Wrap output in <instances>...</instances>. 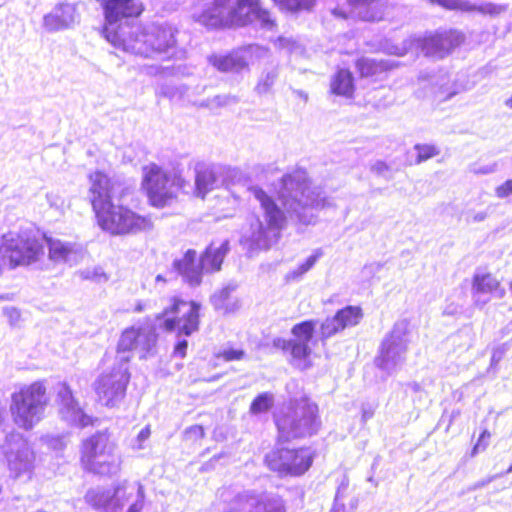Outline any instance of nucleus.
I'll use <instances>...</instances> for the list:
<instances>
[{"mask_svg":"<svg viewBox=\"0 0 512 512\" xmlns=\"http://www.w3.org/2000/svg\"><path fill=\"white\" fill-rule=\"evenodd\" d=\"M431 2H436L441 6L452 9V10H461V11H475L477 9V5L473 4L467 0H430Z\"/></svg>","mask_w":512,"mask_h":512,"instance_id":"39","label":"nucleus"},{"mask_svg":"<svg viewBox=\"0 0 512 512\" xmlns=\"http://www.w3.org/2000/svg\"><path fill=\"white\" fill-rule=\"evenodd\" d=\"M417 151V163L426 161L439 154V150L436 146L430 144H417L415 145Z\"/></svg>","mask_w":512,"mask_h":512,"instance_id":"40","label":"nucleus"},{"mask_svg":"<svg viewBox=\"0 0 512 512\" xmlns=\"http://www.w3.org/2000/svg\"><path fill=\"white\" fill-rule=\"evenodd\" d=\"M331 91L335 95L352 97L354 92V78L347 69H339L331 80Z\"/></svg>","mask_w":512,"mask_h":512,"instance_id":"29","label":"nucleus"},{"mask_svg":"<svg viewBox=\"0 0 512 512\" xmlns=\"http://www.w3.org/2000/svg\"><path fill=\"white\" fill-rule=\"evenodd\" d=\"M144 498H145L144 487L140 483H138L137 484V499L132 505H130L127 512H141V510L143 509V505H144Z\"/></svg>","mask_w":512,"mask_h":512,"instance_id":"45","label":"nucleus"},{"mask_svg":"<svg viewBox=\"0 0 512 512\" xmlns=\"http://www.w3.org/2000/svg\"><path fill=\"white\" fill-rule=\"evenodd\" d=\"M507 474L512 473V464L509 466V468L506 471Z\"/></svg>","mask_w":512,"mask_h":512,"instance_id":"61","label":"nucleus"},{"mask_svg":"<svg viewBox=\"0 0 512 512\" xmlns=\"http://www.w3.org/2000/svg\"><path fill=\"white\" fill-rule=\"evenodd\" d=\"M297 94H298L300 97L304 98V100H305V101L308 99L307 94H305L303 91H298V92H297Z\"/></svg>","mask_w":512,"mask_h":512,"instance_id":"57","label":"nucleus"},{"mask_svg":"<svg viewBox=\"0 0 512 512\" xmlns=\"http://www.w3.org/2000/svg\"><path fill=\"white\" fill-rule=\"evenodd\" d=\"M266 54L265 48L252 44L237 48L228 54L210 55L208 62L220 72L239 73Z\"/></svg>","mask_w":512,"mask_h":512,"instance_id":"18","label":"nucleus"},{"mask_svg":"<svg viewBox=\"0 0 512 512\" xmlns=\"http://www.w3.org/2000/svg\"><path fill=\"white\" fill-rule=\"evenodd\" d=\"M236 289V286L233 284H228L223 287L220 291L214 293L211 296V303L217 310H225L227 311L226 301L228 300L230 294Z\"/></svg>","mask_w":512,"mask_h":512,"instance_id":"38","label":"nucleus"},{"mask_svg":"<svg viewBox=\"0 0 512 512\" xmlns=\"http://www.w3.org/2000/svg\"><path fill=\"white\" fill-rule=\"evenodd\" d=\"M320 424L317 405L301 401L290 414L277 420L279 438L289 441L310 437L318 432Z\"/></svg>","mask_w":512,"mask_h":512,"instance_id":"11","label":"nucleus"},{"mask_svg":"<svg viewBox=\"0 0 512 512\" xmlns=\"http://www.w3.org/2000/svg\"><path fill=\"white\" fill-rule=\"evenodd\" d=\"M170 302V305L162 313L163 325L167 331L177 329V341L173 355L184 358L188 348L186 337L199 329L200 305L194 301L188 302L176 297L172 298Z\"/></svg>","mask_w":512,"mask_h":512,"instance_id":"8","label":"nucleus"},{"mask_svg":"<svg viewBox=\"0 0 512 512\" xmlns=\"http://www.w3.org/2000/svg\"><path fill=\"white\" fill-rule=\"evenodd\" d=\"M383 267V264L380 262H374L370 263L368 265H365L362 274L364 277H372L376 273H378Z\"/></svg>","mask_w":512,"mask_h":512,"instance_id":"50","label":"nucleus"},{"mask_svg":"<svg viewBox=\"0 0 512 512\" xmlns=\"http://www.w3.org/2000/svg\"><path fill=\"white\" fill-rule=\"evenodd\" d=\"M496 197L503 199L512 195V179L506 180L495 188Z\"/></svg>","mask_w":512,"mask_h":512,"instance_id":"47","label":"nucleus"},{"mask_svg":"<svg viewBox=\"0 0 512 512\" xmlns=\"http://www.w3.org/2000/svg\"><path fill=\"white\" fill-rule=\"evenodd\" d=\"M505 290L490 273L476 272L472 281V298L477 307L485 306L492 297L502 298Z\"/></svg>","mask_w":512,"mask_h":512,"instance_id":"25","label":"nucleus"},{"mask_svg":"<svg viewBox=\"0 0 512 512\" xmlns=\"http://www.w3.org/2000/svg\"><path fill=\"white\" fill-rule=\"evenodd\" d=\"M497 168H498L497 164L492 163V164H488V165H484V166L475 168L473 171L476 174H490V173L496 172Z\"/></svg>","mask_w":512,"mask_h":512,"instance_id":"52","label":"nucleus"},{"mask_svg":"<svg viewBox=\"0 0 512 512\" xmlns=\"http://www.w3.org/2000/svg\"><path fill=\"white\" fill-rule=\"evenodd\" d=\"M362 18L365 20V21H377V20H380L381 19V15H377L375 13H370V12H366Z\"/></svg>","mask_w":512,"mask_h":512,"instance_id":"54","label":"nucleus"},{"mask_svg":"<svg viewBox=\"0 0 512 512\" xmlns=\"http://www.w3.org/2000/svg\"><path fill=\"white\" fill-rule=\"evenodd\" d=\"M409 323L407 320L397 321L391 332L381 344L376 365L388 375L394 373L405 361L408 347Z\"/></svg>","mask_w":512,"mask_h":512,"instance_id":"13","label":"nucleus"},{"mask_svg":"<svg viewBox=\"0 0 512 512\" xmlns=\"http://www.w3.org/2000/svg\"><path fill=\"white\" fill-rule=\"evenodd\" d=\"M316 325L317 321L315 320H306L295 324L291 329L293 339L275 338L273 346L288 353L293 365L306 368L307 359L312 351L311 344L316 342L314 340Z\"/></svg>","mask_w":512,"mask_h":512,"instance_id":"14","label":"nucleus"},{"mask_svg":"<svg viewBox=\"0 0 512 512\" xmlns=\"http://www.w3.org/2000/svg\"><path fill=\"white\" fill-rule=\"evenodd\" d=\"M81 463L94 474L114 475L119 471L121 458L107 430L98 431L82 442Z\"/></svg>","mask_w":512,"mask_h":512,"instance_id":"7","label":"nucleus"},{"mask_svg":"<svg viewBox=\"0 0 512 512\" xmlns=\"http://www.w3.org/2000/svg\"><path fill=\"white\" fill-rule=\"evenodd\" d=\"M48 204L51 208L63 211L65 208V199L57 192H50L46 195Z\"/></svg>","mask_w":512,"mask_h":512,"instance_id":"43","label":"nucleus"},{"mask_svg":"<svg viewBox=\"0 0 512 512\" xmlns=\"http://www.w3.org/2000/svg\"><path fill=\"white\" fill-rule=\"evenodd\" d=\"M463 310V304L456 303L454 301H450L449 299L446 302V305L443 309V314L448 316H454L461 313Z\"/></svg>","mask_w":512,"mask_h":512,"instance_id":"48","label":"nucleus"},{"mask_svg":"<svg viewBox=\"0 0 512 512\" xmlns=\"http://www.w3.org/2000/svg\"><path fill=\"white\" fill-rule=\"evenodd\" d=\"M100 3L105 17L103 35L115 48H119L129 28L137 24L129 19L142 13V5L135 0H100Z\"/></svg>","mask_w":512,"mask_h":512,"instance_id":"10","label":"nucleus"},{"mask_svg":"<svg viewBox=\"0 0 512 512\" xmlns=\"http://www.w3.org/2000/svg\"><path fill=\"white\" fill-rule=\"evenodd\" d=\"M352 5H370L373 0H349Z\"/></svg>","mask_w":512,"mask_h":512,"instance_id":"56","label":"nucleus"},{"mask_svg":"<svg viewBox=\"0 0 512 512\" xmlns=\"http://www.w3.org/2000/svg\"><path fill=\"white\" fill-rule=\"evenodd\" d=\"M90 183V202L102 230L112 235H129L152 229L150 216L140 215L120 204L128 191L121 182L96 171L90 175Z\"/></svg>","mask_w":512,"mask_h":512,"instance_id":"1","label":"nucleus"},{"mask_svg":"<svg viewBox=\"0 0 512 512\" xmlns=\"http://www.w3.org/2000/svg\"><path fill=\"white\" fill-rule=\"evenodd\" d=\"M186 435L190 438L198 439L204 437V429L200 425H194L186 429Z\"/></svg>","mask_w":512,"mask_h":512,"instance_id":"51","label":"nucleus"},{"mask_svg":"<svg viewBox=\"0 0 512 512\" xmlns=\"http://www.w3.org/2000/svg\"><path fill=\"white\" fill-rule=\"evenodd\" d=\"M229 249L228 240L222 241L218 246L212 243L206 248L198 263L196 262V251L189 249L181 259L174 260L173 268L188 285L198 286L202 281L203 271L217 272L221 269Z\"/></svg>","mask_w":512,"mask_h":512,"instance_id":"9","label":"nucleus"},{"mask_svg":"<svg viewBox=\"0 0 512 512\" xmlns=\"http://www.w3.org/2000/svg\"><path fill=\"white\" fill-rule=\"evenodd\" d=\"M282 10L300 11L309 10L315 4V0H273Z\"/></svg>","mask_w":512,"mask_h":512,"instance_id":"35","label":"nucleus"},{"mask_svg":"<svg viewBox=\"0 0 512 512\" xmlns=\"http://www.w3.org/2000/svg\"><path fill=\"white\" fill-rule=\"evenodd\" d=\"M273 403L274 397L271 393H261L252 401L250 411L253 414L266 412L273 406Z\"/></svg>","mask_w":512,"mask_h":512,"instance_id":"36","label":"nucleus"},{"mask_svg":"<svg viewBox=\"0 0 512 512\" xmlns=\"http://www.w3.org/2000/svg\"><path fill=\"white\" fill-rule=\"evenodd\" d=\"M151 435L150 425H146L137 434L136 438L131 441V448L135 451L142 450L146 447V442Z\"/></svg>","mask_w":512,"mask_h":512,"instance_id":"41","label":"nucleus"},{"mask_svg":"<svg viewBox=\"0 0 512 512\" xmlns=\"http://www.w3.org/2000/svg\"><path fill=\"white\" fill-rule=\"evenodd\" d=\"M464 41V35L457 30L437 31L425 38L423 51L428 56L443 58Z\"/></svg>","mask_w":512,"mask_h":512,"instance_id":"24","label":"nucleus"},{"mask_svg":"<svg viewBox=\"0 0 512 512\" xmlns=\"http://www.w3.org/2000/svg\"><path fill=\"white\" fill-rule=\"evenodd\" d=\"M490 437V433L487 431V430H484L480 437H479V440L477 442V444L475 445L474 449L477 450L478 448H480L482 446L483 449H485L486 447V443L482 444L484 442L485 439H488Z\"/></svg>","mask_w":512,"mask_h":512,"instance_id":"53","label":"nucleus"},{"mask_svg":"<svg viewBox=\"0 0 512 512\" xmlns=\"http://www.w3.org/2000/svg\"><path fill=\"white\" fill-rule=\"evenodd\" d=\"M45 247L48 248V256L51 261L56 263H67L71 266L79 263L85 255V252L80 245L47 236Z\"/></svg>","mask_w":512,"mask_h":512,"instance_id":"26","label":"nucleus"},{"mask_svg":"<svg viewBox=\"0 0 512 512\" xmlns=\"http://www.w3.org/2000/svg\"><path fill=\"white\" fill-rule=\"evenodd\" d=\"M356 68L362 77L373 76L386 70V66L383 62L365 57L357 60Z\"/></svg>","mask_w":512,"mask_h":512,"instance_id":"33","label":"nucleus"},{"mask_svg":"<svg viewBox=\"0 0 512 512\" xmlns=\"http://www.w3.org/2000/svg\"><path fill=\"white\" fill-rule=\"evenodd\" d=\"M245 356V352L242 349L225 348L219 352L218 357L224 361L241 360Z\"/></svg>","mask_w":512,"mask_h":512,"instance_id":"42","label":"nucleus"},{"mask_svg":"<svg viewBox=\"0 0 512 512\" xmlns=\"http://www.w3.org/2000/svg\"><path fill=\"white\" fill-rule=\"evenodd\" d=\"M81 276L84 279H91V280H96V281H101L102 279L104 281L107 280V277L105 276L104 272L99 267L93 268L92 270H90V269L84 270L81 272Z\"/></svg>","mask_w":512,"mask_h":512,"instance_id":"46","label":"nucleus"},{"mask_svg":"<svg viewBox=\"0 0 512 512\" xmlns=\"http://www.w3.org/2000/svg\"><path fill=\"white\" fill-rule=\"evenodd\" d=\"M46 235L38 230L22 229L8 232L0 238V253L11 268L27 266L40 261L45 255Z\"/></svg>","mask_w":512,"mask_h":512,"instance_id":"6","label":"nucleus"},{"mask_svg":"<svg viewBox=\"0 0 512 512\" xmlns=\"http://www.w3.org/2000/svg\"><path fill=\"white\" fill-rule=\"evenodd\" d=\"M177 32L169 23L133 24L118 49L144 58L169 60L178 53Z\"/></svg>","mask_w":512,"mask_h":512,"instance_id":"2","label":"nucleus"},{"mask_svg":"<svg viewBox=\"0 0 512 512\" xmlns=\"http://www.w3.org/2000/svg\"><path fill=\"white\" fill-rule=\"evenodd\" d=\"M484 484H485V483H484V482H482V483L477 484L475 487H476V488H477V487H481V486H484Z\"/></svg>","mask_w":512,"mask_h":512,"instance_id":"62","label":"nucleus"},{"mask_svg":"<svg viewBox=\"0 0 512 512\" xmlns=\"http://www.w3.org/2000/svg\"><path fill=\"white\" fill-rule=\"evenodd\" d=\"M414 389L418 390V384H414Z\"/></svg>","mask_w":512,"mask_h":512,"instance_id":"64","label":"nucleus"},{"mask_svg":"<svg viewBox=\"0 0 512 512\" xmlns=\"http://www.w3.org/2000/svg\"><path fill=\"white\" fill-rule=\"evenodd\" d=\"M118 493L119 489L114 493L103 488L90 489L85 495V501L95 509H106Z\"/></svg>","mask_w":512,"mask_h":512,"instance_id":"30","label":"nucleus"},{"mask_svg":"<svg viewBox=\"0 0 512 512\" xmlns=\"http://www.w3.org/2000/svg\"><path fill=\"white\" fill-rule=\"evenodd\" d=\"M250 193L260 203L263 221L253 218L243 229L240 243L249 251L267 250L275 244L286 224L285 213L262 188L251 187Z\"/></svg>","mask_w":512,"mask_h":512,"instance_id":"3","label":"nucleus"},{"mask_svg":"<svg viewBox=\"0 0 512 512\" xmlns=\"http://www.w3.org/2000/svg\"><path fill=\"white\" fill-rule=\"evenodd\" d=\"M216 177L209 168H202L196 171L195 185L198 197L204 198L206 193L214 188Z\"/></svg>","mask_w":512,"mask_h":512,"instance_id":"31","label":"nucleus"},{"mask_svg":"<svg viewBox=\"0 0 512 512\" xmlns=\"http://www.w3.org/2000/svg\"><path fill=\"white\" fill-rule=\"evenodd\" d=\"M371 172L386 179H390L392 174L390 167L383 161H376L371 165Z\"/></svg>","mask_w":512,"mask_h":512,"instance_id":"44","label":"nucleus"},{"mask_svg":"<svg viewBox=\"0 0 512 512\" xmlns=\"http://www.w3.org/2000/svg\"><path fill=\"white\" fill-rule=\"evenodd\" d=\"M137 311H142V307L141 305H138L137 308H136Z\"/></svg>","mask_w":512,"mask_h":512,"instance_id":"63","label":"nucleus"},{"mask_svg":"<svg viewBox=\"0 0 512 512\" xmlns=\"http://www.w3.org/2000/svg\"><path fill=\"white\" fill-rule=\"evenodd\" d=\"M156 341V333L148 326L126 329L122 333L117 347L116 361L118 365L128 366L132 351L138 352L140 358H145L155 346Z\"/></svg>","mask_w":512,"mask_h":512,"instance_id":"16","label":"nucleus"},{"mask_svg":"<svg viewBox=\"0 0 512 512\" xmlns=\"http://www.w3.org/2000/svg\"><path fill=\"white\" fill-rule=\"evenodd\" d=\"M363 311L359 306H346L338 310L333 317L326 318L320 326V338L325 341L346 328L360 323Z\"/></svg>","mask_w":512,"mask_h":512,"instance_id":"22","label":"nucleus"},{"mask_svg":"<svg viewBox=\"0 0 512 512\" xmlns=\"http://www.w3.org/2000/svg\"><path fill=\"white\" fill-rule=\"evenodd\" d=\"M231 26L253 25L264 30H273L275 21L268 10L260 6V0H238L235 7L230 4Z\"/></svg>","mask_w":512,"mask_h":512,"instance_id":"19","label":"nucleus"},{"mask_svg":"<svg viewBox=\"0 0 512 512\" xmlns=\"http://www.w3.org/2000/svg\"><path fill=\"white\" fill-rule=\"evenodd\" d=\"M56 401L59 405V414L70 425L86 427L92 424V418L84 413L74 398L71 388L66 383H59L56 389Z\"/></svg>","mask_w":512,"mask_h":512,"instance_id":"21","label":"nucleus"},{"mask_svg":"<svg viewBox=\"0 0 512 512\" xmlns=\"http://www.w3.org/2000/svg\"><path fill=\"white\" fill-rule=\"evenodd\" d=\"M161 93L165 96H171L170 92L168 90H164V88L161 89Z\"/></svg>","mask_w":512,"mask_h":512,"instance_id":"59","label":"nucleus"},{"mask_svg":"<svg viewBox=\"0 0 512 512\" xmlns=\"http://www.w3.org/2000/svg\"><path fill=\"white\" fill-rule=\"evenodd\" d=\"M264 461L280 477H298L311 467L313 454L309 448L277 447L265 455Z\"/></svg>","mask_w":512,"mask_h":512,"instance_id":"12","label":"nucleus"},{"mask_svg":"<svg viewBox=\"0 0 512 512\" xmlns=\"http://www.w3.org/2000/svg\"><path fill=\"white\" fill-rule=\"evenodd\" d=\"M505 104H506V106L512 108V96L506 100Z\"/></svg>","mask_w":512,"mask_h":512,"instance_id":"58","label":"nucleus"},{"mask_svg":"<svg viewBox=\"0 0 512 512\" xmlns=\"http://www.w3.org/2000/svg\"><path fill=\"white\" fill-rule=\"evenodd\" d=\"M10 474L15 479H30L35 455L27 440L20 433H10L3 446Z\"/></svg>","mask_w":512,"mask_h":512,"instance_id":"15","label":"nucleus"},{"mask_svg":"<svg viewBox=\"0 0 512 512\" xmlns=\"http://www.w3.org/2000/svg\"><path fill=\"white\" fill-rule=\"evenodd\" d=\"M322 256L323 250L321 248L315 249L303 263L299 264L295 269L287 273L286 279L288 281L300 280L303 275H305L309 270L313 268V266Z\"/></svg>","mask_w":512,"mask_h":512,"instance_id":"32","label":"nucleus"},{"mask_svg":"<svg viewBox=\"0 0 512 512\" xmlns=\"http://www.w3.org/2000/svg\"><path fill=\"white\" fill-rule=\"evenodd\" d=\"M278 77V71L276 68H273L269 71L263 72L262 76L260 77L255 90L258 94H266L268 93L272 86L274 85L276 79Z\"/></svg>","mask_w":512,"mask_h":512,"instance_id":"37","label":"nucleus"},{"mask_svg":"<svg viewBox=\"0 0 512 512\" xmlns=\"http://www.w3.org/2000/svg\"><path fill=\"white\" fill-rule=\"evenodd\" d=\"M230 2L232 0H213L200 11L195 8L192 17L208 29L231 26Z\"/></svg>","mask_w":512,"mask_h":512,"instance_id":"23","label":"nucleus"},{"mask_svg":"<svg viewBox=\"0 0 512 512\" xmlns=\"http://www.w3.org/2000/svg\"><path fill=\"white\" fill-rule=\"evenodd\" d=\"M129 379L128 366L125 365H118L110 373L102 374L96 382L99 401L107 407L118 405L125 396Z\"/></svg>","mask_w":512,"mask_h":512,"instance_id":"17","label":"nucleus"},{"mask_svg":"<svg viewBox=\"0 0 512 512\" xmlns=\"http://www.w3.org/2000/svg\"><path fill=\"white\" fill-rule=\"evenodd\" d=\"M79 21V14L75 4L63 3L56 5L53 10L43 18V27L48 32H57L73 27Z\"/></svg>","mask_w":512,"mask_h":512,"instance_id":"27","label":"nucleus"},{"mask_svg":"<svg viewBox=\"0 0 512 512\" xmlns=\"http://www.w3.org/2000/svg\"><path fill=\"white\" fill-rule=\"evenodd\" d=\"M278 195L286 212L306 225L314 223V209L324 208L328 204L318 188H311L304 171L284 175Z\"/></svg>","mask_w":512,"mask_h":512,"instance_id":"4","label":"nucleus"},{"mask_svg":"<svg viewBox=\"0 0 512 512\" xmlns=\"http://www.w3.org/2000/svg\"><path fill=\"white\" fill-rule=\"evenodd\" d=\"M156 281H165L161 275H158L156 277Z\"/></svg>","mask_w":512,"mask_h":512,"instance_id":"60","label":"nucleus"},{"mask_svg":"<svg viewBox=\"0 0 512 512\" xmlns=\"http://www.w3.org/2000/svg\"><path fill=\"white\" fill-rule=\"evenodd\" d=\"M239 102V98L235 95L224 94L216 95L201 102V106L210 110L235 105Z\"/></svg>","mask_w":512,"mask_h":512,"instance_id":"34","label":"nucleus"},{"mask_svg":"<svg viewBox=\"0 0 512 512\" xmlns=\"http://www.w3.org/2000/svg\"><path fill=\"white\" fill-rule=\"evenodd\" d=\"M48 404L49 396L44 381L23 385L11 395L12 419L18 427L31 430L44 418Z\"/></svg>","mask_w":512,"mask_h":512,"instance_id":"5","label":"nucleus"},{"mask_svg":"<svg viewBox=\"0 0 512 512\" xmlns=\"http://www.w3.org/2000/svg\"><path fill=\"white\" fill-rule=\"evenodd\" d=\"M419 80L423 87L427 88L429 86V93L439 101L448 100L458 93L447 72L441 71L438 74L431 75L429 79L421 76Z\"/></svg>","mask_w":512,"mask_h":512,"instance_id":"28","label":"nucleus"},{"mask_svg":"<svg viewBox=\"0 0 512 512\" xmlns=\"http://www.w3.org/2000/svg\"><path fill=\"white\" fill-rule=\"evenodd\" d=\"M143 187L152 205L157 207L166 205L174 196L170 178L155 164L144 167Z\"/></svg>","mask_w":512,"mask_h":512,"instance_id":"20","label":"nucleus"},{"mask_svg":"<svg viewBox=\"0 0 512 512\" xmlns=\"http://www.w3.org/2000/svg\"><path fill=\"white\" fill-rule=\"evenodd\" d=\"M372 416H373V411L371 409H366V408L362 409V418L364 421H367Z\"/></svg>","mask_w":512,"mask_h":512,"instance_id":"55","label":"nucleus"},{"mask_svg":"<svg viewBox=\"0 0 512 512\" xmlns=\"http://www.w3.org/2000/svg\"><path fill=\"white\" fill-rule=\"evenodd\" d=\"M488 216L486 211H468L466 213V221L468 223H478L484 221Z\"/></svg>","mask_w":512,"mask_h":512,"instance_id":"49","label":"nucleus"}]
</instances>
